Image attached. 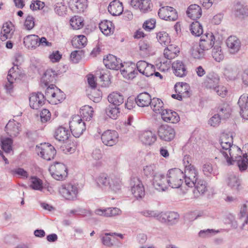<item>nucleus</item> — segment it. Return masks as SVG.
I'll use <instances>...</instances> for the list:
<instances>
[{
  "mask_svg": "<svg viewBox=\"0 0 248 248\" xmlns=\"http://www.w3.org/2000/svg\"><path fill=\"white\" fill-rule=\"evenodd\" d=\"M233 138L232 136L229 134L222 133L219 140V142L217 145V149L218 151L217 157L215 159H220L224 163H226L228 166L231 165L233 153L238 152L241 153V149L238 146L233 145Z\"/></svg>",
  "mask_w": 248,
  "mask_h": 248,
  "instance_id": "obj_1",
  "label": "nucleus"
},
{
  "mask_svg": "<svg viewBox=\"0 0 248 248\" xmlns=\"http://www.w3.org/2000/svg\"><path fill=\"white\" fill-rule=\"evenodd\" d=\"M97 185L103 190H110L115 193L119 192L123 183L120 175L111 174L101 173L95 180Z\"/></svg>",
  "mask_w": 248,
  "mask_h": 248,
  "instance_id": "obj_2",
  "label": "nucleus"
},
{
  "mask_svg": "<svg viewBox=\"0 0 248 248\" xmlns=\"http://www.w3.org/2000/svg\"><path fill=\"white\" fill-rule=\"evenodd\" d=\"M23 77L21 70L18 65V62L14 63L12 67L8 72L7 77V82L4 87L7 92L11 93L13 92L15 82L19 79H21Z\"/></svg>",
  "mask_w": 248,
  "mask_h": 248,
  "instance_id": "obj_3",
  "label": "nucleus"
},
{
  "mask_svg": "<svg viewBox=\"0 0 248 248\" xmlns=\"http://www.w3.org/2000/svg\"><path fill=\"white\" fill-rule=\"evenodd\" d=\"M185 178L183 171L178 168L171 169V188H179V193L185 195L188 189L183 185V179Z\"/></svg>",
  "mask_w": 248,
  "mask_h": 248,
  "instance_id": "obj_4",
  "label": "nucleus"
},
{
  "mask_svg": "<svg viewBox=\"0 0 248 248\" xmlns=\"http://www.w3.org/2000/svg\"><path fill=\"white\" fill-rule=\"evenodd\" d=\"M60 194L66 200L74 201L77 199L78 188L77 186L72 184H65L59 188Z\"/></svg>",
  "mask_w": 248,
  "mask_h": 248,
  "instance_id": "obj_5",
  "label": "nucleus"
},
{
  "mask_svg": "<svg viewBox=\"0 0 248 248\" xmlns=\"http://www.w3.org/2000/svg\"><path fill=\"white\" fill-rule=\"evenodd\" d=\"M185 185L188 187H193L198 179L199 172L193 165H186L185 172Z\"/></svg>",
  "mask_w": 248,
  "mask_h": 248,
  "instance_id": "obj_6",
  "label": "nucleus"
},
{
  "mask_svg": "<svg viewBox=\"0 0 248 248\" xmlns=\"http://www.w3.org/2000/svg\"><path fill=\"white\" fill-rule=\"evenodd\" d=\"M69 127L73 136L79 137L86 129L85 124L79 115H74L69 122Z\"/></svg>",
  "mask_w": 248,
  "mask_h": 248,
  "instance_id": "obj_7",
  "label": "nucleus"
},
{
  "mask_svg": "<svg viewBox=\"0 0 248 248\" xmlns=\"http://www.w3.org/2000/svg\"><path fill=\"white\" fill-rule=\"evenodd\" d=\"M170 170H168L167 175L159 173L154 176L153 185L155 189L159 191H164L170 186Z\"/></svg>",
  "mask_w": 248,
  "mask_h": 248,
  "instance_id": "obj_8",
  "label": "nucleus"
},
{
  "mask_svg": "<svg viewBox=\"0 0 248 248\" xmlns=\"http://www.w3.org/2000/svg\"><path fill=\"white\" fill-rule=\"evenodd\" d=\"M51 176L57 180H62L67 174L66 166L62 163L56 162L51 165L49 169Z\"/></svg>",
  "mask_w": 248,
  "mask_h": 248,
  "instance_id": "obj_9",
  "label": "nucleus"
},
{
  "mask_svg": "<svg viewBox=\"0 0 248 248\" xmlns=\"http://www.w3.org/2000/svg\"><path fill=\"white\" fill-rule=\"evenodd\" d=\"M36 151L39 155L48 161L53 159L56 154L54 147L46 143L41 144L40 146H37Z\"/></svg>",
  "mask_w": 248,
  "mask_h": 248,
  "instance_id": "obj_10",
  "label": "nucleus"
},
{
  "mask_svg": "<svg viewBox=\"0 0 248 248\" xmlns=\"http://www.w3.org/2000/svg\"><path fill=\"white\" fill-rule=\"evenodd\" d=\"M138 137L140 141L144 145L151 146L157 140L156 134L151 130H142L139 132Z\"/></svg>",
  "mask_w": 248,
  "mask_h": 248,
  "instance_id": "obj_11",
  "label": "nucleus"
},
{
  "mask_svg": "<svg viewBox=\"0 0 248 248\" xmlns=\"http://www.w3.org/2000/svg\"><path fill=\"white\" fill-rule=\"evenodd\" d=\"M131 190L133 195L136 198H141L145 195L143 185L137 177H133L130 180Z\"/></svg>",
  "mask_w": 248,
  "mask_h": 248,
  "instance_id": "obj_12",
  "label": "nucleus"
},
{
  "mask_svg": "<svg viewBox=\"0 0 248 248\" xmlns=\"http://www.w3.org/2000/svg\"><path fill=\"white\" fill-rule=\"evenodd\" d=\"M130 4L136 10L142 13H146L152 10L153 3L150 0H131Z\"/></svg>",
  "mask_w": 248,
  "mask_h": 248,
  "instance_id": "obj_13",
  "label": "nucleus"
},
{
  "mask_svg": "<svg viewBox=\"0 0 248 248\" xmlns=\"http://www.w3.org/2000/svg\"><path fill=\"white\" fill-rule=\"evenodd\" d=\"M118 134L115 130H108L105 131L101 136L103 143L107 146H112L118 141Z\"/></svg>",
  "mask_w": 248,
  "mask_h": 248,
  "instance_id": "obj_14",
  "label": "nucleus"
},
{
  "mask_svg": "<svg viewBox=\"0 0 248 248\" xmlns=\"http://www.w3.org/2000/svg\"><path fill=\"white\" fill-rule=\"evenodd\" d=\"M242 152L241 151L240 154L238 152H237L236 154L233 153V156L232 158L231 156L229 157V158L232 159L231 165L233 164V163L236 162L240 170L241 171L246 170L248 167L247 154H243L242 155Z\"/></svg>",
  "mask_w": 248,
  "mask_h": 248,
  "instance_id": "obj_15",
  "label": "nucleus"
},
{
  "mask_svg": "<svg viewBox=\"0 0 248 248\" xmlns=\"http://www.w3.org/2000/svg\"><path fill=\"white\" fill-rule=\"evenodd\" d=\"M226 45L229 53L236 54L240 50L241 42L239 38L235 36H230L226 40Z\"/></svg>",
  "mask_w": 248,
  "mask_h": 248,
  "instance_id": "obj_16",
  "label": "nucleus"
},
{
  "mask_svg": "<svg viewBox=\"0 0 248 248\" xmlns=\"http://www.w3.org/2000/svg\"><path fill=\"white\" fill-rule=\"evenodd\" d=\"M137 68L140 73L146 77L153 75L155 67L144 61H140L137 63Z\"/></svg>",
  "mask_w": 248,
  "mask_h": 248,
  "instance_id": "obj_17",
  "label": "nucleus"
},
{
  "mask_svg": "<svg viewBox=\"0 0 248 248\" xmlns=\"http://www.w3.org/2000/svg\"><path fill=\"white\" fill-rule=\"evenodd\" d=\"M45 96L41 93H32L30 96V106L33 108L37 109L45 103Z\"/></svg>",
  "mask_w": 248,
  "mask_h": 248,
  "instance_id": "obj_18",
  "label": "nucleus"
},
{
  "mask_svg": "<svg viewBox=\"0 0 248 248\" xmlns=\"http://www.w3.org/2000/svg\"><path fill=\"white\" fill-rule=\"evenodd\" d=\"M69 4L70 8L77 13L85 12L88 6L87 0H70Z\"/></svg>",
  "mask_w": 248,
  "mask_h": 248,
  "instance_id": "obj_19",
  "label": "nucleus"
},
{
  "mask_svg": "<svg viewBox=\"0 0 248 248\" xmlns=\"http://www.w3.org/2000/svg\"><path fill=\"white\" fill-rule=\"evenodd\" d=\"M215 37L211 32L206 33L202 36L199 46L202 50H207L213 46L215 43Z\"/></svg>",
  "mask_w": 248,
  "mask_h": 248,
  "instance_id": "obj_20",
  "label": "nucleus"
},
{
  "mask_svg": "<svg viewBox=\"0 0 248 248\" xmlns=\"http://www.w3.org/2000/svg\"><path fill=\"white\" fill-rule=\"evenodd\" d=\"M103 62L108 68L118 70L122 66L121 61L115 56L109 54L103 60Z\"/></svg>",
  "mask_w": 248,
  "mask_h": 248,
  "instance_id": "obj_21",
  "label": "nucleus"
},
{
  "mask_svg": "<svg viewBox=\"0 0 248 248\" xmlns=\"http://www.w3.org/2000/svg\"><path fill=\"white\" fill-rule=\"evenodd\" d=\"M95 215L105 217H111L120 215L122 213L121 210L117 207H109L107 208H97L95 210Z\"/></svg>",
  "mask_w": 248,
  "mask_h": 248,
  "instance_id": "obj_22",
  "label": "nucleus"
},
{
  "mask_svg": "<svg viewBox=\"0 0 248 248\" xmlns=\"http://www.w3.org/2000/svg\"><path fill=\"white\" fill-rule=\"evenodd\" d=\"M21 129V124L15 120H10L5 126L7 134L11 137L17 136Z\"/></svg>",
  "mask_w": 248,
  "mask_h": 248,
  "instance_id": "obj_23",
  "label": "nucleus"
},
{
  "mask_svg": "<svg viewBox=\"0 0 248 248\" xmlns=\"http://www.w3.org/2000/svg\"><path fill=\"white\" fill-rule=\"evenodd\" d=\"M240 108V115L244 119L248 120V94L244 93L240 96L238 101Z\"/></svg>",
  "mask_w": 248,
  "mask_h": 248,
  "instance_id": "obj_24",
  "label": "nucleus"
},
{
  "mask_svg": "<svg viewBox=\"0 0 248 248\" xmlns=\"http://www.w3.org/2000/svg\"><path fill=\"white\" fill-rule=\"evenodd\" d=\"M219 78L215 73H210L206 76L204 84L206 88L214 90L219 83Z\"/></svg>",
  "mask_w": 248,
  "mask_h": 248,
  "instance_id": "obj_25",
  "label": "nucleus"
},
{
  "mask_svg": "<svg viewBox=\"0 0 248 248\" xmlns=\"http://www.w3.org/2000/svg\"><path fill=\"white\" fill-rule=\"evenodd\" d=\"M171 68L174 74L178 77H184L187 74L186 66L184 63L180 61H177L171 64Z\"/></svg>",
  "mask_w": 248,
  "mask_h": 248,
  "instance_id": "obj_26",
  "label": "nucleus"
},
{
  "mask_svg": "<svg viewBox=\"0 0 248 248\" xmlns=\"http://www.w3.org/2000/svg\"><path fill=\"white\" fill-rule=\"evenodd\" d=\"M113 234L117 235L121 239L123 238V235L121 233H106L101 238L102 243L104 245L108 247H111L116 243L118 240Z\"/></svg>",
  "mask_w": 248,
  "mask_h": 248,
  "instance_id": "obj_27",
  "label": "nucleus"
},
{
  "mask_svg": "<svg viewBox=\"0 0 248 248\" xmlns=\"http://www.w3.org/2000/svg\"><path fill=\"white\" fill-rule=\"evenodd\" d=\"M202 11L201 7L196 4L190 5L187 9L186 15L193 20L200 18L202 16Z\"/></svg>",
  "mask_w": 248,
  "mask_h": 248,
  "instance_id": "obj_28",
  "label": "nucleus"
},
{
  "mask_svg": "<svg viewBox=\"0 0 248 248\" xmlns=\"http://www.w3.org/2000/svg\"><path fill=\"white\" fill-rule=\"evenodd\" d=\"M108 11L113 16H119L123 11V6L118 0L111 1L108 6Z\"/></svg>",
  "mask_w": 248,
  "mask_h": 248,
  "instance_id": "obj_29",
  "label": "nucleus"
},
{
  "mask_svg": "<svg viewBox=\"0 0 248 248\" xmlns=\"http://www.w3.org/2000/svg\"><path fill=\"white\" fill-rule=\"evenodd\" d=\"M39 37L35 34L26 36L24 38V44L29 49H35L38 46Z\"/></svg>",
  "mask_w": 248,
  "mask_h": 248,
  "instance_id": "obj_30",
  "label": "nucleus"
},
{
  "mask_svg": "<svg viewBox=\"0 0 248 248\" xmlns=\"http://www.w3.org/2000/svg\"><path fill=\"white\" fill-rule=\"evenodd\" d=\"M151 95L146 92L140 93L136 99V103L141 107L148 106L152 101Z\"/></svg>",
  "mask_w": 248,
  "mask_h": 248,
  "instance_id": "obj_31",
  "label": "nucleus"
},
{
  "mask_svg": "<svg viewBox=\"0 0 248 248\" xmlns=\"http://www.w3.org/2000/svg\"><path fill=\"white\" fill-rule=\"evenodd\" d=\"M13 26L11 23L6 22L3 24L2 27L0 38L2 41H5L11 38L13 34Z\"/></svg>",
  "mask_w": 248,
  "mask_h": 248,
  "instance_id": "obj_32",
  "label": "nucleus"
},
{
  "mask_svg": "<svg viewBox=\"0 0 248 248\" xmlns=\"http://www.w3.org/2000/svg\"><path fill=\"white\" fill-rule=\"evenodd\" d=\"M56 74L52 69H47L46 71L41 79L42 86L46 87L49 84L55 80Z\"/></svg>",
  "mask_w": 248,
  "mask_h": 248,
  "instance_id": "obj_33",
  "label": "nucleus"
},
{
  "mask_svg": "<svg viewBox=\"0 0 248 248\" xmlns=\"http://www.w3.org/2000/svg\"><path fill=\"white\" fill-rule=\"evenodd\" d=\"M108 101L114 106H119L123 103L124 97L123 95L117 92L110 93L108 96Z\"/></svg>",
  "mask_w": 248,
  "mask_h": 248,
  "instance_id": "obj_34",
  "label": "nucleus"
},
{
  "mask_svg": "<svg viewBox=\"0 0 248 248\" xmlns=\"http://www.w3.org/2000/svg\"><path fill=\"white\" fill-rule=\"evenodd\" d=\"M99 28L102 32L106 36L112 34L114 31L112 23L108 20H103L99 24Z\"/></svg>",
  "mask_w": 248,
  "mask_h": 248,
  "instance_id": "obj_35",
  "label": "nucleus"
},
{
  "mask_svg": "<svg viewBox=\"0 0 248 248\" xmlns=\"http://www.w3.org/2000/svg\"><path fill=\"white\" fill-rule=\"evenodd\" d=\"M70 135L69 131L63 126H60L57 128L54 134L56 140L62 141L67 140Z\"/></svg>",
  "mask_w": 248,
  "mask_h": 248,
  "instance_id": "obj_36",
  "label": "nucleus"
},
{
  "mask_svg": "<svg viewBox=\"0 0 248 248\" xmlns=\"http://www.w3.org/2000/svg\"><path fill=\"white\" fill-rule=\"evenodd\" d=\"M207 183L203 180H197L194 186L195 189L193 191L195 197H198V194H204L207 190Z\"/></svg>",
  "mask_w": 248,
  "mask_h": 248,
  "instance_id": "obj_37",
  "label": "nucleus"
},
{
  "mask_svg": "<svg viewBox=\"0 0 248 248\" xmlns=\"http://www.w3.org/2000/svg\"><path fill=\"white\" fill-rule=\"evenodd\" d=\"M217 115L222 119L229 118L231 112V108L230 106L227 103H223L220 105L217 109Z\"/></svg>",
  "mask_w": 248,
  "mask_h": 248,
  "instance_id": "obj_38",
  "label": "nucleus"
},
{
  "mask_svg": "<svg viewBox=\"0 0 248 248\" xmlns=\"http://www.w3.org/2000/svg\"><path fill=\"white\" fill-rule=\"evenodd\" d=\"M93 110L92 107L86 105L84 106L80 110L79 116L82 119L85 121H90L91 120L93 115Z\"/></svg>",
  "mask_w": 248,
  "mask_h": 248,
  "instance_id": "obj_39",
  "label": "nucleus"
},
{
  "mask_svg": "<svg viewBox=\"0 0 248 248\" xmlns=\"http://www.w3.org/2000/svg\"><path fill=\"white\" fill-rule=\"evenodd\" d=\"M170 128L167 124L162 125L158 130V135L160 138L165 141L170 140Z\"/></svg>",
  "mask_w": 248,
  "mask_h": 248,
  "instance_id": "obj_40",
  "label": "nucleus"
},
{
  "mask_svg": "<svg viewBox=\"0 0 248 248\" xmlns=\"http://www.w3.org/2000/svg\"><path fill=\"white\" fill-rule=\"evenodd\" d=\"M227 183L228 186L232 189L239 190L241 185V181L237 176L235 174H231L227 178Z\"/></svg>",
  "mask_w": 248,
  "mask_h": 248,
  "instance_id": "obj_41",
  "label": "nucleus"
},
{
  "mask_svg": "<svg viewBox=\"0 0 248 248\" xmlns=\"http://www.w3.org/2000/svg\"><path fill=\"white\" fill-rule=\"evenodd\" d=\"M202 172L207 177L216 176L218 174L217 170L213 168V165L209 162H206L203 164L202 166Z\"/></svg>",
  "mask_w": 248,
  "mask_h": 248,
  "instance_id": "obj_42",
  "label": "nucleus"
},
{
  "mask_svg": "<svg viewBox=\"0 0 248 248\" xmlns=\"http://www.w3.org/2000/svg\"><path fill=\"white\" fill-rule=\"evenodd\" d=\"M70 24L73 30H79L84 26V19L81 16H75L70 19Z\"/></svg>",
  "mask_w": 248,
  "mask_h": 248,
  "instance_id": "obj_43",
  "label": "nucleus"
},
{
  "mask_svg": "<svg viewBox=\"0 0 248 248\" xmlns=\"http://www.w3.org/2000/svg\"><path fill=\"white\" fill-rule=\"evenodd\" d=\"M150 107L156 113H160L163 107V102L159 98L154 97L152 99Z\"/></svg>",
  "mask_w": 248,
  "mask_h": 248,
  "instance_id": "obj_44",
  "label": "nucleus"
},
{
  "mask_svg": "<svg viewBox=\"0 0 248 248\" xmlns=\"http://www.w3.org/2000/svg\"><path fill=\"white\" fill-rule=\"evenodd\" d=\"M212 55L214 60L217 62L222 61L224 58V53L221 47L217 45L214 46L212 49Z\"/></svg>",
  "mask_w": 248,
  "mask_h": 248,
  "instance_id": "obj_45",
  "label": "nucleus"
},
{
  "mask_svg": "<svg viewBox=\"0 0 248 248\" xmlns=\"http://www.w3.org/2000/svg\"><path fill=\"white\" fill-rule=\"evenodd\" d=\"M120 110L118 106H115L113 107L112 106L109 105L106 109V113L107 115L112 119H116L119 114Z\"/></svg>",
  "mask_w": 248,
  "mask_h": 248,
  "instance_id": "obj_46",
  "label": "nucleus"
},
{
  "mask_svg": "<svg viewBox=\"0 0 248 248\" xmlns=\"http://www.w3.org/2000/svg\"><path fill=\"white\" fill-rule=\"evenodd\" d=\"M190 30L191 33L196 36H200L203 32L202 25L197 21L192 22L191 24Z\"/></svg>",
  "mask_w": 248,
  "mask_h": 248,
  "instance_id": "obj_47",
  "label": "nucleus"
},
{
  "mask_svg": "<svg viewBox=\"0 0 248 248\" xmlns=\"http://www.w3.org/2000/svg\"><path fill=\"white\" fill-rule=\"evenodd\" d=\"M73 45L76 46L77 47L82 48L87 44V39L83 35H79L75 36L72 41Z\"/></svg>",
  "mask_w": 248,
  "mask_h": 248,
  "instance_id": "obj_48",
  "label": "nucleus"
},
{
  "mask_svg": "<svg viewBox=\"0 0 248 248\" xmlns=\"http://www.w3.org/2000/svg\"><path fill=\"white\" fill-rule=\"evenodd\" d=\"M204 50H202L198 47L193 46L190 50L191 56L195 59H201L204 58L205 55Z\"/></svg>",
  "mask_w": 248,
  "mask_h": 248,
  "instance_id": "obj_49",
  "label": "nucleus"
},
{
  "mask_svg": "<svg viewBox=\"0 0 248 248\" xmlns=\"http://www.w3.org/2000/svg\"><path fill=\"white\" fill-rule=\"evenodd\" d=\"M0 141L2 149L5 153H10L12 150V145L13 143L12 139L1 137Z\"/></svg>",
  "mask_w": 248,
  "mask_h": 248,
  "instance_id": "obj_50",
  "label": "nucleus"
},
{
  "mask_svg": "<svg viewBox=\"0 0 248 248\" xmlns=\"http://www.w3.org/2000/svg\"><path fill=\"white\" fill-rule=\"evenodd\" d=\"M156 37L162 45L168 46L170 43V38L168 33L165 31H160L157 34Z\"/></svg>",
  "mask_w": 248,
  "mask_h": 248,
  "instance_id": "obj_51",
  "label": "nucleus"
},
{
  "mask_svg": "<svg viewBox=\"0 0 248 248\" xmlns=\"http://www.w3.org/2000/svg\"><path fill=\"white\" fill-rule=\"evenodd\" d=\"M31 187L34 190H42L43 189V183L41 179L33 176L30 179Z\"/></svg>",
  "mask_w": 248,
  "mask_h": 248,
  "instance_id": "obj_52",
  "label": "nucleus"
},
{
  "mask_svg": "<svg viewBox=\"0 0 248 248\" xmlns=\"http://www.w3.org/2000/svg\"><path fill=\"white\" fill-rule=\"evenodd\" d=\"M55 94L50 102L52 104H57L65 98V94L58 88H56Z\"/></svg>",
  "mask_w": 248,
  "mask_h": 248,
  "instance_id": "obj_53",
  "label": "nucleus"
},
{
  "mask_svg": "<svg viewBox=\"0 0 248 248\" xmlns=\"http://www.w3.org/2000/svg\"><path fill=\"white\" fill-rule=\"evenodd\" d=\"M54 11L58 15L64 16L67 12V6L63 2H57L54 6Z\"/></svg>",
  "mask_w": 248,
  "mask_h": 248,
  "instance_id": "obj_54",
  "label": "nucleus"
},
{
  "mask_svg": "<svg viewBox=\"0 0 248 248\" xmlns=\"http://www.w3.org/2000/svg\"><path fill=\"white\" fill-rule=\"evenodd\" d=\"M170 7L164 6L161 7L158 11V14L159 17L163 20L170 19Z\"/></svg>",
  "mask_w": 248,
  "mask_h": 248,
  "instance_id": "obj_55",
  "label": "nucleus"
},
{
  "mask_svg": "<svg viewBox=\"0 0 248 248\" xmlns=\"http://www.w3.org/2000/svg\"><path fill=\"white\" fill-rule=\"evenodd\" d=\"M235 14L237 16L247 15L248 14V7L244 6L240 3H237L234 6Z\"/></svg>",
  "mask_w": 248,
  "mask_h": 248,
  "instance_id": "obj_56",
  "label": "nucleus"
},
{
  "mask_svg": "<svg viewBox=\"0 0 248 248\" xmlns=\"http://www.w3.org/2000/svg\"><path fill=\"white\" fill-rule=\"evenodd\" d=\"M11 173L13 175L17 176L22 179H27L29 176L28 172L20 168H16L11 170Z\"/></svg>",
  "mask_w": 248,
  "mask_h": 248,
  "instance_id": "obj_57",
  "label": "nucleus"
},
{
  "mask_svg": "<svg viewBox=\"0 0 248 248\" xmlns=\"http://www.w3.org/2000/svg\"><path fill=\"white\" fill-rule=\"evenodd\" d=\"M156 170V166L154 164L146 165L143 168L144 174L147 177L154 176Z\"/></svg>",
  "mask_w": 248,
  "mask_h": 248,
  "instance_id": "obj_58",
  "label": "nucleus"
},
{
  "mask_svg": "<svg viewBox=\"0 0 248 248\" xmlns=\"http://www.w3.org/2000/svg\"><path fill=\"white\" fill-rule=\"evenodd\" d=\"M218 232V231H215L213 229L203 230L199 232V236L201 238H208L215 235Z\"/></svg>",
  "mask_w": 248,
  "mask_h": 248,
  "instance_id": "obj_59",
  "label": "nucleus"
},
{
  "mask_svg": "<svg viewBox=\"0 0 248 248\" xmlns=\"http://www.w3.org/2000/svg\"><path fill=\"white\" fill-rule=\"evenodd\" d=\"M56 88L57 87L54 84H51L48 86L46 91V97L48 99L49 102L51 100V98L55 94Z\"/></svg>",
  "mask_w": 248,
  "mask_h": 248,
  "instance_id": "obj_60",
  "label": "nucleus"
},
{
  "mask_svg": "<svg viewBox=\"0 0 248 248\" xmlns=\"http://www.w3.org/2000/svg\"><path fill=\"white\" fill-rule=\"evenodd\" d=\"M34 19L31 16H28L26 17L24 24V27L27 30H31L34 27Z\"/></svg>",
  "mask_w": 248,
  "mask_h": 248,
  "instance_id": "obj_61",
  "label": "nucleus"
},
{
  "mask_svg": "<svg viewBox=\"0 0 248 248\" xmlns=\"http://www.w3.org/2000/svg\"><path fill=\"white\" fill-rule=\"evenodd\" d=\"M241 219L243 220L244 223L243 226L248 222V211L247 210V206L246 204H243L240 210Z\"/></svg>",
  "mask_w": 248,
  "mask_h": 248,
  "instance_id": "obj_62",
  "label": "nucleus"
},
{
  "mask_svg": "<svg viewBox=\"0 0 248 248\" xmlns=\"http://www.w3.org/2000/svg\"><path fill=\"white\" fill-rule=\"evenodd\" d=\"M102 98V93L93 89L91 91L90 98L94 102H99Z\"/></svg>",
  "mask_w": 248,
  "mask_h": 248,
  "instance_id": "obj_63",
  "label": "nucleus"
},
{
  "mask_svg": "<svg viewBox=\"0 0 248 248\" xmlns=\"http://www.w3.org/2000/svg\"><path fill=\"white\" fill-rule=\"evenodd\" d=\"M155 23L154 19L146 20L143 24V28L147 31H150L155 27Z\"/></svg>",
  "mask_w": 248,
  "mask_h": 248,
  "instance_id": "obj_64",
  "label": "nucleus"
}]
</instances>
